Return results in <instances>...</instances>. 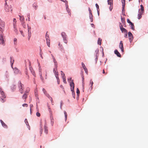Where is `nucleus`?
Segmentation results:
<instances>
[{
  "label": "nucleus",
  "mask_w": 148,
  "mask_h": 148,
  "mask_svg": "<svg viewBox=\"0 0 148 148\" xmlns=\"http://www.w3.org/2000/svg\"><path fill=\"white\" fill-rule=\"evenodd\" d=\"M16 21L15 18H14L13 20V25L14 29V31L16 32H17V30L16 28Z\"/></svg>",
  "instance_id": "6"
},
{
  "label": "nucleus",
  "mask_w": 148,
  "mask_h": 148,
  "mask_svg": "<svg viewBox=\"0 0 148 148\" xmlns=\"http://www.w3.org/2000/svg\"><path fill=\"white\" fill-rule=\"evenodd\" d=\"M17 39L15 38L14 39V44H16L17 43Z\"/></svg>",
  "instance_id": "38"
},
{
  "label": "nucleus",
  "mask_w": 148,
  "mask_h": 148,
  "mask_svg": "<svg viewBox=\"0 0 148 148\" xmlns=\"http://www.w3.org/2000/svg\"><path fill=\"white\" fill-rule=\"evenodd\" d=\"M116 55L119 57H121V55L119 53L117 49H116L114 51Z\"/></svg>",
  "instance_id": "20"
},
{
  "label": "nucleus",
  "mask_w": 148,
  "mask_h": 148,
  "mask_svg": "<svg viewBox=\"0 0 148 148\" xmlns=\"http://www.w3.org/2000/svg\"><path fill=\"white\" fill-rule=\"evenodd\" d=\"M77 95H78L80 93L79 90L78 88H77Z\"/></svg>",
  "instance_id": "39"
},
{
  "label": "nucleus",
  "mask_w": 148,
  "mask_h": 148,
  "mask_svg": "<svg viewBox=\"0 0 148 148\" xmlns=\"http://www.w3.org/2000/svg\"><path fill=\"white\" fill-rule=\"evenodd\" d=\"M22 106L24 107H27L28 106V104L26 103H24L22 105Z\"/></svg>",
  "instance_id": "45"
},
{
  "label": "nucleus",
  "mask_w": 148,
  "mask_h": 148,
  "mask_svg": "<svg viewBox=\"0 0 148 148\" xmlns=\"http://www.w3.org/2000/svg\"><path fill=\"white\" fill-rule=\"evenodd\" d=\"M93 84V83L92 81L91 80H90V84L91 85V88H92V86Z\"/></svg>",
  "instance_id": "42"
},
{
  "label": "nucleus",
  "mask_w": 148,
  "mask_h": 148,
  "mask_svg": "<svg viewBox=\"0 0 148 148\" xmlns=\"http://www.w3.org/2000/svg\"><path fill=\"white\" fill-rule=\"evenodd\" d=\"M19 16L20 17V20L21 22V23L24 22V17L23 16H21L20 15Z\"/></svg>",
  "instance_id": "21"
},
{
  "label": "nucleus",
  "mask_w": 148,
  "mask_h": 148,
  "mask_svg": "<svg viewBox=\"0 0 148 148\" xmlns=\"http://www.w3.org/2000/svg\"><path fill=\"white\" fill-rule=\"evenodd\" d=\"M127 33H125V34L124 35V37H127Z\"/></svg>",
  "instance_id": "59"
},
{
  "label": "nucleus",
  "mask_w": 148,
  "mask_h": 148,
  "mask_svg": "<svg viewBox=\"0 0 148 148\" xmlns=\"http://www.w3.org/2000/svg\"><path fill=\"white\" fill-rule=\"evenodd\" d=\"M27 94H24L23 96H22V98L23 99H26L27 97Z\"/></svg>",
  "instance_id": "24"
},
{
  "label": "nucleus",
  "mask_w": 148,
  "mask_h": 148,
  "mask_svg": "<svg viewBox=\"0 0 148 148\" xmlns=\"http://www.w3.org/2000/svg\"><path fill=\"white\" fill-rule=\"evenodd\" d=\"M140 8H141V10H140V11L142 12H143L144 11V7L143 6V5H141L140 6Z\"/></svg>",
  "instance_id": "28"
},
{
  "label": "nucleus",
  "mask_w": 148,
  "mask_h": 148,
  "mask_svg": "<svg viewBox=\"0 0 148 148\" xmlns=\"http://www.w3.org/2000/svg\"><path fill=\"white\" fill-rule=\"evenodd\" d=\"M44 131L46 134H47L48 133V127L46 126H45L44 127Z\"/></svg>",
  "instance_id": "23"
},
{
  "label": "nucleus",
  "mask_w": 148,
  "mask_h": 148,
  "mask_svg": "<svg viewBox=\"0 0 148 148\" xmlns=\"http://www.w3.org/2000/svg\"><path fill=\"white\" fill-rule=\"evenodd\" d=\"M70 86L71 87V91H72V92L73 93L74 92V84L73 82V80H72V82H71L70 83Z\"/></svg>",
  "instance_id": "8"
},
{
  "label": "nucleus",
  "mask_w": 148,
  "mask_h": 148,
  "mask_svg": "<svg viewBox=\"0 0 148 148\" xmlns=\"http://www.w3.org/2000/svg\"><path fill=\"white\" fill-rule=\"evenodd\" d=\"M7 1V0H5V5H7V3L6 2V1Z\"/></svg>",
  "instance_id": "63"
},
{
  "label": "nucleus",
  "mask_w": 148,
  "mask_h": 148,
  "mask_svg": "<svg viewBox=\"0 0 148 148\" xmlns=\"http://www.w3.org/2000/svg\"><path fill=\"white\" fill-rule=\"evenodd\" d=\"M33 7L34 8L36 9V8L38 7V6L36 4L34 3L33 4Z\"/></svg>",
  "instance_id": "37"
},
{
  "label": "nucleus",
  "mask_w": 148,
  "mask_h": 148,
  "mask_svg": "<svg viewBox=\"0 0 148 148\" xmlns=\"http://www.w3.org/2000/svg\"><path fill=\"white\" fill-rule=\"evenodd\" d=\"M82 65L83 68H85L86 67L84 64L83 62L82 63Z\"/></svg>",
  "instance_id": "41"
},
{
  "label": "nucleus",
  "mask_w": 148,
  "mask_h": 148,
  "mask_svg": "<svg viewBox=\"0 0 148 148\" xmlns=\"http://www.w3.org/2000/svg\"><path fill=\"white\" fill-rule=\"evenodd\" d=\"M61 72L62 73L61 75L63 82L65 84H66V77L65 74L64 73H63V72L62 71H61Z\"/></svg>",
  "instance_id": "10"
},
{
  "label": "nucleus",
  "mask_w": 148,
  "mask_h": 148,
  "mask_svg": "<svg viewBox=\"0 0 148 148\" xmlns=\"http://www.w3.org/2000/svg\"><path fill=\"white\" fill-rule=\"evenodd\" d=\"M1 95H2V97L3 98H5L6 96L4 94V92H3L0 93Z\"/></svg>",
  "instance_id": "34"
},
{
  "label": "nucleus",
  "mask_w": 148,
  "mask_h": 148,
  "mask_svg": "<svg viewBox=\"0 0 148 148\" xmlns=\"http://www.w3.org/2000/svg\"><path fill=\"white\" fill-rule=\"evenodd\" d=\"M53 118L52 119H51V124L53 125Z\"/></svg>",
  "instance_id": "53"
},
{
  "label": "nucleus",
  "mask_w": 148,
  "mask_h": 148,
  "mask_svg": "<svg viewBox=\"0 0 148 148\" xmlns=\"http://www.w3.org/2000/svg\"><path fill=\"white\" fill-rule=\"evenodd\" d=\"M82 81H83V82H84V76L83 75H82Z\"/></svg>",
  "instance_id": "62"
},
{
  "label": "nucleus",
  "mask_w": 148,
  "mask_h": 148,
  "mask_svg": "<svg viewBox=\"0 0 148 148\" xmlns=\"http://www.w3.org/2000/svg\"><path fill=\"white\" fill-rule=\"evenodd\" d=\"M22 24V25L23 27L24 28H26L27 27V29H28V28H29V26H28V25L27 24V25H26V24L25 23V22L23 23H21Z\"/></svg>",
  "instance_id": "18"
},
{
  "label": "nucleus",
  "mask_w": 148,
  "mask_h": 148,
  "mask_svg": "<svg viewBox=\"0 0 148 148\" xmlns=\"http://www.w3.org/2000/svg\"><path fill=\"white\" fill-rule=\"evenodd\" d=\"M49 99H50L52 103H53V100H52V97H50V98H49Z\"/></svg>",
  "instance_id": "58"
},
{
  "label": "nucleus",
  "mask_w": 148,
  "mask_h": 148,
  "mask_svg": "<svg viewBox=\"0 0 148 148\" xmlns=\"http://www.w3.org/2000/svg\"><path fill=\"white\" fill-rule=\"evenodd\" d=\"M8 5H5V10L7 12H12V8L11 6L10 7H8Z\"/></svg>",
  "instance_id": "3"
},
{
  "label": "nucleus",
  "mask_w": 148,
  "mask_h": 148,
  "mask_svg": "<svg viewBox=\"0 0 148 148\" xmlns=\"http://www.w3.org/2000/svg\"><path fill=\"white\" fill-rule=\"evenodd\" d=\"M0 121L2 124V125L4 127L6 128H8V126L7 125L3 122L2 120H0Z\"/></svg>",
  "instance_id": "17"
},
{
  "label": "nucleus",
  "mask_w": 148,
  "mask_h": 148,
  "mask_svg": "<svg viewBox=\"0 0 148 148\" xmlns=\"http://www.w3.org/2000/svg\"><path fill=\"white\" fill-rule=\"evenodd\" d=\"M42 91L45 94L46 93H47V91H46V90L45 88H43Z\"/></svg>",
  "instance_id": "43"
},
{
  "label": "nucleus",
  "mask_w": 148,
  "mask_h": 148,
  "mask_svg": "<svg viewBox=\"0 0 148 148\" xmlns=\"http://www.w3.org/2000/svg\"><path fill=\"white\" fill-rule=\"evenodd\" d=\"M56 77L57 79V82L58 83V84H60V80L59 79L58 76H57Z\"/></svg>",
  "instance_id": "36"
},
{
  "label": "nucleus",
  "mask_w": 148,
  "mask_h": 148,
  "mask_svg": "<svg viewBox=\"0 0 148 148\" xmlns=\"http://www.w3.org/2000/svg\"><path fill=\"white\" fill-rule=\"evenodd\" d=\"M101 40L100 39V38H99L98 40V44L99 45H101Z\"/></svg>",
  "instance_id": "31"
},
{
  "label": "nucleus",
  "mask_w": 148,
  "mask_h": 148,
  "mask_svg": "<svg viewBox=\"0 0 148 148\" xmlns=\"http://www.w3.org/2000/svg\"><path fill=\"white\" fill-rule=\"evenodd\" d=\"M27 17L28 19V21H30V16L29 15H27Z\"/></svg>",
  "instance_id": "60"
},
{
  "label": "nucleus",
  "mask_w": 148,
  "mask_h": 148,
  "mask_svg": "<svg viewBox=\"0 0 148 148\" xmlns=\"http://www.w3.org/2000/svg\"><path fill=\"white\" fill-rule=\"evenodd\" d=\"M108 5H110V10L111 11L113 8L112 7V0H108Z\"/></svg>",
  "instance_id": "9"
},
{
  "label": "nucleus",
  "mask_w": 148,
  "mask_h": 148,
  "mask_svg": "<svg viewBox=\"0 0 148 148\" xmlns=\"http://www.w3.org/2000/svg\"><path fill=\"white\" fill-rule=\"evenodd\" d=\"M42 130L41 129L40 131V136H41V134H42Z\"/></svg>",
  "instance_id": "57"
},
{
  "label": "nucleus",
  "mask_w": 148,
  "mask_h": 148,
  "mask_svg": "<svg viewBox=\"0 0 148 148\" xmlns=\"http://www.w3.org/2000/svg\"><path fill=\"white\" fill-rule=\"evenodd\" d=\"M72 80V78H71V77L70 78H69V79H68V81H70V80Z\"/></svg>",
  "instance_id": "64"
},
{
  "label": "nucleus",
  "mask_w": 148,
  "mask_h": 148,
  "mask_svg": "<svg viewBox=\"0 0 148 148\" xmlns=\"http://www.w3.org/2000/svg\"><path fill=\"white\" fill-rule=\"evenodd\" d=\"M119 47L121 49V51L123 52L124 51V48L123 43L122 41H121L119 45Z\"/></svg>",
  "instance_id": "12"
},
{
  "label": "nucleus",
  "mask_w": 148,
  "mask_h": 148,
  "mask_svg": "<svg viewBox=\"0 0 148 148\" xmlns=\"http://www.w3.org/2000/svg\"><path fill=\"white\" fill-rule=\"evenodd\" d=\"M89 17L90 18L91 20V22H92L93 21V18H92V14H89Z\"/></svg>",
  "instance_id": "27"
},
{
  "label": "nucleus",
  "mask_w": 148,
  "mask_h": 148,
  "mask_svg": "<svg viewBox=\"0 0 148 148\" xmlns=\"http://www.w3.org/2000/svg\"><path fill=\"white\" fill-rule=\"evenodd\" d=\"M130 25H131L130 27H131L132 29L133 30H134V24L132 23L131 24H130Z\"/></svg>",
  "instance_id": "30"
},
{
  "label": "nucleus",
  "mask_w": 148,
  "mask_h": 148,
  "mask_svg": "<svg viewBox=\"0 0 148 148\" xmlns=\"http://www.w3.org/2000/svg\"><path fill=\"white\" fill-rule=\"evenodd\" d=\"M64 115H65V121H66V119H67V115L66 112L65 111H64Z\"/></svg>",
  "instance_id": "32"
},
{
  "label": "nucleus",
  "mask_w": 148,
  "mask_h": 148,
  "mask_svg": "<svg viewBox=\"0 0 148 148\" xmlns=\"http://www.w3.org/2000/svg\"><path fill=\"white\" fill-rule=\"evenodd\" d=\"M127 23H130V25L132 23L131 22L130 20L129 19H127Z\"/></svg>",
  "instance_id": "47"
},
{
  "label": "nucleus",
  "mask_w": 148,
  "mask_h": 148,
  "mask_svg": "<svg viewBox=\"0 0 148 148\" xmlns=\"http://www.w3.org/2000/svg\"><path fill=\"white\" fill-rule=\"evenodd\" d=\"M65 4H66V8L67 9V8L68 7V2L67 1H66V2H65Z\"/></svg>",
  "instance_id": "52"
},
{
  "label": "nucleus",
  "mask_w": 148,
  "mask_h": 148,
  "mask_svg": "<svg viewBox=\"0 0 148 148\" xmlns=\"http://www.w3.org/2000/svg\"><path fill=\"white\" fill-rule=\"evenodd\" d=\"M125 4H122V11L124 10V7Z\"/></svg>",
  "instance_id": "50"
},
{
  "label": "nucleus",
  "mask_w": 148,
  "mask_h": 148,
  "mask_svg": "<svg viewBox=\"0 0 148 148\" xmlns=\"http://www.w3.org/2000/svg\"><path fill=\"white\" fill-rule=\"evenodd\" d=\"M45 95L47 96V97L49 98L50 97V96L49 95L48 93H46V94H45Z\"/></svg>",
  "instance_id": "51"
},
{
  "label": "nucleus",
  "mask_w": 148,
  "mask_h": 148,
  "mask_svg": "<svg viewBox=\"0 0 148 148\" xmlns=\"http://www.w3.org/2000/svg\"><path fill=\"white\" fill-rule=\"evenodd\" d=\"M3 92V91L2 88L0 87V93Z\"/></svg>",
  "instance_id": "55"
},
{
  "label": "nucleus",
  "mask_w": 148,
  "mask_h": 148,
  "mask_svg": "<svg viewBox=\"0 0 148 148\" xmlns=\"http://www.w3.org/2000/svg\"><path fill=\"white\" fill-rule=\"evenodd\" d=\"M40 79H41L42 80V81L43 82H44V79H43V77H42V74L41 73H40Z\"/></svg>",
  "instance_id": "33"
},
{
  "label": "nucleus",
  "mask_w": 148,
  "mask_h": 148,
  "mask_svg": "<svg viewBox=\"0 0 148 148\" xmlns=\"http://www.w3.org/2000/svg\"><path fill=\"white\" fill-rule=\"evenodd\" d=\"M33 79H34V84H36V82L35 81V78H34Z\"/></svg>",
  "instance_id": "61"
},
{
  "label": "nucleus",
  "mask_w": 148,
  "mask_h": 148,
  "mask_svg": "<svg viewBox=\"0 0 148 148\" xmlns=\"http://www.w3.org/2000/svg\"><path fill=\"white\" fill-rule=\"evenodd\" d=\"M122 4H125V0H122Z\"/></svg>",
  "instance_id": "56"
},
{
  "label": "nucleus",
  "mask_w": 148,
  "mask_h": 148,
  "mask_svg": "<svg viewBox=\"0 0 148 148\" xmlns=\"http://www.w3.org/2000/svg\"><path fill=\"white\" fill-rule=\"evenodd\" d=\"M14 70V73L15 74H18L19 72V70L17 68H15Z\"/></svg>",
  "instance_id": "25"
},
{
  "label": "nucleus",
  "mask_w": 148,
  "mask_h": 148,
  "mask_svg": "<svg viewBox=\"0 0 148 148\" xmlns=\"http://www.w3.org/2000/svg\"><path fill=\"white\" fill-rule=\"evenodd\" d=\"M5 98H1L0 97V101L2 103H3L5 102L6 101L5 99H4Z\"/></svg>",
  "instance_id": "29"
},
{
  "label": "nucleus",
  "mask_w": 148,
  "mask_h": 148,
  "mask_svg": "<svg viewBox=\"0 0 148 148\" xmlns=\"http://www.w3.org/2000/svg\"><path fill=\"white\" fill-rule=\"evenodd\" d=\"M48 108L49 110V111L52 114V112L51 111V110L49 106H48Z\"/></svg>",
  "instance_id": "54"
},
{
  "label": "nucleus",
  "mask_w": 148,
  "mask_h": 148,
  "mask_svg": "<svg viewBox=\"0 0 148 148\" xmlns=\"http://www.w3.org/2000/svg\"><path fill=\"white\" fill-rule=\"evenodd\" d=\"M138 14V18L139 19H140L142 16V15L143 12H142L140 11V10H139Z\"/></svg>",
  "instance_id": "16"
},
{
  "label": "nucleus",
  "mask_w": 148,
  "mask_h": 148,
  "mask_svg": "<svg viewBox=\"0 0 148 148\" xmlns=\"http://www.w3.org/2000/svg\"><path fill=\"white\" fill-rule=\"evenodd\" d=\"M29 88H28L26 89V90L25 92V94H28L29 92Z\"/></svg>",
  "instance_id": "26"
},
{
  "label": "nucleus",
  "mask_w": 148,
  "mask_h": 148,
  "mask_svg": "<svg viewBox=\"0 0 148 148\" xmlns=\"http://www.w3.org/2000/svg\"><path fill=\"white\" fill-rule=\"evenodd\" d=\"M20 32H21V35L23 36V37H24L25 36V35H24V34H23V31H22V30H20Z\"/></svg>",
  "instance_id": "40"
},
{
  "label": "nucleus",
  "mask_w": 148,
  "mask_h": 148,
  "mask_svg": "<svg viewBox=\"0 0 148 148\" xmlns=\"http://www.w3.org/2000/svg\"><path fill=\"white\" fill-rule=\"evenodd\" d=\"M0 43L4 45V41L3 40V36L2 34H1V37L0 39Z\"/></svg>",
  "instance_id": "15"
},
{
  "label": "nucleus",
  "mask_w": 148,
  "mask_h": 148,
  "mask_svg": "<svg viewBox=\"0 0 148 148\" xmlns=\"http://www.w3.org/2000/svg\"><path fill=\"white\" fill-rule=\"evenodd\" d=\"M29 69L31 72L32 73V74L35 77H36V74L34 73V70H33V69L32 67H29Z\"/></svg>",
  "instance_id": "19"
},
{
  "label": "nucleus",
  "mask_w": 148,
  "mask_h": 148,
  "mask_svg": "<svg viewBox=\"0 0 148 148\" xmlns=\"http://www.w3.org/2000/svg\"><path fill=\"white\" fill-rule=\"evenodd\" d=\"M55 65V68H54L53 69V72L55 74L56 77L57 76H58V73L57 69V66L56 65Z\"/></svg>",
  "instance_id": "11"
},
{
  "label": "nucleus",
  "mask_w": 148,
  "mask_h": 148,
  "mask_svg": "<svg viewBox=\"0 0 148 148\" xmlns=\"http://www.w3.org/2000/svg\"><path fill=\"white\" fill-rule=\"evenodd\" d=\"M47 32L46 36L45 38L47 41V46L50 47V40L49 39V35L47 34Z\"/></svg>",
  "instance_id": "2"
},
{
  "label": "nucleus",
  "mask_w": 148,
  "mask_h": 148,
  "mask_svg": "<svg viewBox=\"0 0 148 148\" xmlns=\"http://www.w3.org/2000/svg\"><path fill=\"white\" fill-rule=\"evenodd\" d=\"M128 35L130 42H131L132 41L133 39V36L130 32H128Z\"/></svg>",
  "instance_id": "7"
},
{
  "label": "nucleus",
  "mask_w": 148,
  "mask_h": 148,
  "mask_svg": "<svg viewBox=\"0 0 148 148\" xmlns=\"http://www.w3.org/2000/svg\"><path fill=\"white\" fill-rule=\"evenodd\" d=\"M19 85H18V87L19 88V91L20 92L22 93L23 92V84H22L21 82H19Z\"/></svg>",
  "instance_id": "4"
},
{
  "label": "nucleus",
  "mask_w": 148,
  "mask_h": 148,
  "mask_svg": "<svg viewBox=\"0 0 148 148\" xmlns=\"http://www.w3.org/2000/svg\"><path fill=\"white\" fill-rule=\"evenodd\" d=\"M35 96L38 97V95L37 94V91L36 90H35Z\"/></svg>",
  "instance_id": "35"
},
{
  "label": "nucleus",
  "mask_w": 148,
  "mask_h": 148,
  "mask_svg": "<svg viewBox=\"0 0 148 148\" xmlns=\"http://www.w3.org/2000/svg\"><path fill=\"white\" fill-rule=\"evenodd\" d=\"M84 70V71H85L86 73H88V70L86 68V67H85V68H83Z\"/></svg>",
  "instance_id": "46"
},
{
  "label": "nucleus",
  "mask_w": 148,
  "mask_h": 148,
  "mask_svg": "<svg viewBox=\"0 0 148 148\" xmlns=\"http://www.w3.org/2000/svg\"><path fill=\"white\" fill-rule=\"evenodd\" d=\"M5 23L3 22H0V31L2 32L4 30L5 27Z\"/></svg>",
  "instance_id": "5"
},
{
  "label": "nucleus",
  "mask_w": 148,
  "mask_h": 148,
  "mask_svg": "<svg viewBox=\"0 0 148 148\" xmlns=\"http://www.w3.org/2000/svg\"><path fill=\"white\" fill-rule=\"evenodd\" d=\"M31 29V27L30 28H28V40H29L31 35V31L30 30Z\"/></svg>",
  "instance_id": "14"
},
{
  "label": "nucleus",
  "mask_w": 148,
  "mask_h": 148,
  "mask_svg": "<svg viewBox=\"0 0 148 148\" xmlns=\"http://www.w3.org/2000/svg\"><path fill=\"white\" fill-rule=\"evenodd\" d=\"M120 27L122 33H127V30L125 28H123L122 25L120 26Z\"/></svg>",
  "instance_id": "13"
},
{
  "label": "nucleus",
  "mask_w": 148,
  "mask_h": 148,
  "mask_svg": "<svg viewBox=\"0 0 148 148\" xmlns=\"http://www.w3.org/2000/svg\"><path fill=\"white\" fill-rule=\"evenodd\" d=\"M14 62V60L12 57H10V62L11 64V66L12 68V64Z\"/></svg>",
  "instance_id": "22"
},
{
  "label": "nucleus",
  "mask_w": 148,
  "mask_h": 148,
  "mask_svg": "<svg viewBox=\"0 0 148 148\" xmlns=\"http://www.w3.org/2000/svg\"><path fill=\"white\" fill-rule=\"evenodd\" d=\"M61 35L62 36L64 42L67 44L68 42V40H67V36L66 33L64 32H62L61 33Z\"/></svg>",
  "instance_id": "1"
},
{
  "label": "nucleus",
  "mask_w": 148,
  "mask_h": 148,
  "mask_svg": "<svg viewBox=\"0 0 148 148\" xmlns=\"http://www.w3.org/2000/svg\"><path fill=\"white\" fill-rule=\"evenodd\" d=\"M88 10H89V14H92L91 10L90 9V8L89 7L88 8Z\"/></svg>",
  "instance_id": "49"
},
{
  "label": "nucleus",
  "mask_w": 148,
  "mask_h": 148,
  "mask_svg": "<svg viewBox=\"0 0 148 148\" xmlns=\"http://www.w3.org/2000/svg\"><path fill=\"white\" fill-rule=\"evenodd\" d=\"M36 115L38 117H40V114L38 112H37L36 113Z\"/></svg>",
  "instance_id": "48"
},
{
  "label": "nucleus",
  "mask_w": 148,
  "mask_h": 148,
  "mask_svg": "<svg viewBox=\"0 0 148 148\" xmlns=\"http://www.w3.org/2000/svg\"><path fill=\"white\" fill-rule=\"evenodd\" d=\"M95 5H96V8H97V11H98V9H99V5H98L97 3Z\"/></svg>",
  "instance_id": "44"
}]
</instances>
